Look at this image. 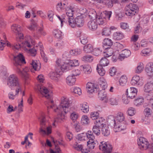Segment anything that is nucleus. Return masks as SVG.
I'll use <instances>...</instances> for the list:
<instances>
[{
	"label": "nucleus",
	"mask_w": 153,
	"mask_h": 153,
	"mask_svg": "<svg viewBox=\"0 0 153 153\" xmlns=\"http://www.w3.org/2000/svg\"><path fill=\"white\" fill-rule=\"evenodd\" d=\"M36 89L43 96L46 98L48 100L45 104L47 108L49 107L52 108L54 112L58 114L57 118L55 119L54 122L61 123L66 118V114L68 112V109L71 104V101L68 98L62 97L61 99V102L58 106L53 105V101L52 99V94L48 88L40 85L37 86Z\"/></svg>",
	"instance_id": "1"
},
{
	"label": "nucleus",
	"mask_w": 153,
	"mask_h": 153,
	"mask_svg": "<svg viewBox=\"0 0 153 153\" xmlns=\"http://www.w3.org/2000/svg\"><path fill=\"white\" fill-rule=\"evenodd\" d=\"M25 63L24 57L22 54L19 53L14 57L13 64L15 66V68L17 73L22 78L26 79L28 77L27 73L29 71V69L27 67L24 68L21 67L22 64Z\"/></svg>",
	"instance_id": "2"
},
{
	"label": "nucleus",
	"mask_w": 153,
	"mask_h": 153,
	"mask_svg": "<svg viewBox=\"0 0 153 153\" xmlns=\"http://www.w3.org/2000/svg\"><path fill=\"white\" fill-rule=\"evenodd\" d=\"M7 85L9 87L12 89L13 87H16L15 92L16 94H19V92L22 91V84L19 82V79L16 75L15 74H12L8 77Z\"/></svg>",
	"instance_id": "3"
},
{
	"label": "nucleus",
	"mask_w": 153,
	"mask_h": 153,
	"mask_svg": "<svg viewBox=\"0 0 153 153\" xmlns=\"http://www.w3.org/2000/svg\"><path fill=\"white\" fill-rule=\"evenodd\" d=\"M39 119L40 120L39 133L43 135H49L51 134L52 127L51 126H47L45 115L44 114H42Z\"/></svg>",
	"instance_id": "4"
},
{
	"label": "nucleus",
	"mask_w": 153,
	"mask_h": 153,
	"mask_svg": "<svg viewBox=\"0 0 153 153\" xmlns=\"http://www.w3.org/2000/svg\"><path fill=\"white\" fill-rule=\"evenodd\" d=\"M138 9L137 6L134 4L130 3L126 5L125 8L126 14L132 17L134 16L137 12Z\"/></svg>",
	"instance_id": "5"
},
{
	"label": "nucleus",
	"mask_w": 153,
	"mask_h": 153,
	"mask_svg": "<svg viewBox=\"0 0 153 153\" xmlns=\"http://www.w3.org/2000/svg\"><path fill=\"white\" fill-rule=\"evenodd\" d=\"M100 150L103 151L105 153H110L112 149L111 144L108 142H101L99 146Z\"/></svg>",
	"instance_id": "6"
},
{
	"label": "nucleus",
	"mask_w": 153,
	"mask_h": 153,
	"mask_svg": "<svg viewBox=\"0 0 153 153\" xmlns=\"http://www.w3.org/2000/svg\"><path fill=\"white\" fill-rule=\"evenodd\" d=\"M137 144L141 149L146 150L148 148L149 143L146 139L140 137L137 140Z\"/></svg>",
	"instance_id": "7"
},
{
	"label": "nucleus",
	"mask_w": 153,
	"mask_h": 153,
	"mask_svg": "<svg viewBox=\"0 0 153 153\" xmlns=\"http://www.w3.org/2000/svg\"><path fill=\"white\" fill-rule=\"evenodd\" d=\"M87 91L89 93H92L94 92H97L99 91L98 86L91 82H88L86 85Z\"/></svg>",
	"instance_id": "8"
},
{
	"label": "nucleus",
	"mask_w": 153,
	"mask_h": 153,
	"mask_svg": "<svg viewBox=\"0 0 153 153\" xmlns=\"http://www.w3.org/2000/svg\"><path fill=\"white\" fill-rule=\"evenodd\" d=\"M137 90L136 88L134 87H131L127 89L126 94L127 95L128 97L133 99L137 95Z\"/></svg>",
	"instance_id": "9"
},
{
	"label": "nucleus",
	"mask_w": 153,
	"mask_h": 153,
	"mask_svg": "<svg viewBox=\"0 0 153 153\" xmlns=\"http://www.w3.org/2000/svg\"><path fill=\"white\" fill-rule=\"evenodd\" d=\"M131 83L133 85H137L138 86H141L143 84V82L140 80L139 76L137 75L132 77Z\"/></svg>",
	"instance_id": "10"
},
{
	"label": "nucleus",
	"mask_w": 153,
	"mask_h": 153,
	"mask_svg": "<svg viewBox=\"0 0 153 153\" xmlns=\"http://www.w3.org/2000/svg\"><path fill=\"white\" fill-rule=\"evenodd\" d=\"M34 44V42L30 38L27 41H25L22 43V47L25 50H28Z\"/></svg>",
	"instance_id": "11"
},
{
	"label": "nucleus",
	"mask_w": 153,
	"mask_h": 153,
	"mask_svg": "<svg viewBox=\"0 0 153 153\" xmlns=\"http://www.w3.org/2000/svg\"><path fill=\"white\" fill-rule=\"evenodd\" d=\"M119 100L118 97H112L108 98L107 100H105L104 102L106 103H108L112 105H117L118 104Z\"/></svg>",
	"instance_id": "12"
},
{
	"label": "nucleus",
	"mask_w": 153,
	"mask_h": 153,
	"mask_svg": "<svg viewBox=\"0 0 153 153\" xmlns=\"http://www.w3.org/2000/svg\"><path fill=\"white\" fill-rule=\"evenodd\" d=\"M61 73L62 72L60 71H58L56 70V72H51L49 74V76L52 79L57 81L58 80V78Z\"/></svg>",
	"instance_id": "13"
},
{
	"label": "nucleus",
	"mask_w": 153,
	"mask_h": 153,
	"mask_svg": "<svg viewBox=\"0 0 153 153\" xmlns=\"http://www.w3.org/2000/svg\"><path fill=\"white\" fill-rule=\"evenodd\" d=\"M98 91L99 92L98 94V97L99 99L101 100H104V101L105 100H107L108 98L107 97V92L104 90H99L100 88H99Z\"/></svg>",
	"instance_id": "14"
},
{
	"label": "nucleus",
	"mask_w": 153,
	"mask_h": 153,
	"mask_svg": "<svg viewBox=\"0 0 153 153\" xmlns=\"http://www.w3.org/2000/svg\"><path fill=\"white\" fill-rule=\"evenodd\" d=\"M76 80V78L71 74L69 75L66 78L67 84L70 86L74 85L75 84Z\"/></svg>",
	"instance_id": "15"
},
{
	"label": "nucleus",
	"mask_w": 153,
	"mask_h": 153,
	"mask_svg": "<svg viewBox=\"0 0 153 153\" xmlns=\"http://www.w3.org/2000/svg\"><path fill=\"white\" fill-rule=\"evenodd\" d=\"M145 71L148 76L153 74V63H149L146 65Z\"/></svg>",
	"instance_id": "16"
},
{
	"label": "nucleus",
	"mask_w": 153,
	"mask_h": 153,
	"mask_svg": "<svg viewBox=\"0 0 153 153\" xmlns=\"http://www.w3.org/2000/svg\"><path fill=\"white\" fill-rule=\"evenodd\" d=\"M126 124L121 123L120 125H115L114 129L115 132H120L126 130Z\"/></svg>",
	"instance_id": "17"
},
{
	"label": "nucleus",
	"mask_w": 153,
	"mask_h": 153,
	"mask_svg": "<svg viewBox=\"0 0 153 153\" xmlns=\"http://www.w3.org/2000/svg\"><path fill=\"white\" fill-rule=\"evenodd\" d=\"M89 28L92 30H96L97 27V24L95 19L89 21L88 24Z\"/></svg>",
	"instance_id": "18"
},
{
	"label": "nucleus",
	"mask_w": 153,
	"mask_h": 153,
	"mask_svg": "<svg viewBox=\"0 0 153 153\" xmlns=\"http://www.w3.org/2000/svg\"><path fill=\"white\" fill-rule=\"evenodd\" d=\"M72 68L70 62L68 60L64 61V64L62 65L61 70L62 71H67L71 69Z\"/></svg>",
	"instance_id": "19"
},
{
	"label": "nucleus",
	"mask_w": 153,
	"mask_h": 153,
	"mask_svg": "<svg viewBox=\"0 0 153 153\" xmlns=\"http://www.w3.org/2000/svg\"><path fill=\"white\" fill-rule=\"evenodd\" d=\"M74 8L71 6L67 7L65 12L68 18L72 17L74 13Z\"/></svg>",
	"instance_id": "20"
},
{
	"label": "nucleus",
	"mask_w": 153,
	"mask_h": 153,
	"mask_svg": "<svg viewBox=\"0 0 153 153\" xmlns=\"http://www.w3.org/2000/svg\"><path fill=\"white\" fill-rule=\"evenodd\" d=\"M76 26L79 27H82L84 25V21L81 16H78L75 18Z\"/></svg>",
	"instance_id": "21"
},
{
	"label": "nucleus",
	"mask_w": 153,
	"mask_h": 153,
	"mask_svg": "<svg viewBox=\"0 0 153 153\" xmlns=\"http://www.w3.org/2000/svg\"><path fill=\"white\" fill-rule=\"evenodd\" d=\"M97 23L99 25H102L105 22V19L103 17L102 14L101 13L98 15H97L95 20Z\"/></svg>",
	"instance_id": "22"
},
{
	"label": "nucleus",
	"mask_w": 153,
	"mask_h": 153,
	"mask_svg": "<svg viewBox=\"0 0 153 153\" xmlns=\"http://www.w3.org/2000/svg\"><path fill=\"white\" fill-rule=\"evenodd\" d=\"M30 64L35 71H38L41 68L40 64L39 61L32 60Z\"/></svg>",
	"instance_id": "23"
},
{
	"label": "nucleus",
	"mask_w": 153,
	"mask_h": 153,
	"mask_svg": "<svg viewBox=\"0 0 153 153\" xmlns=\"http://www.w3.org/2000/svg\"><path fill=\"white\" fill-rule=\"evenodd\" d=\"M38 46L40 50V53L44 61L46 62H47L48 60V59L45 54V53L43 51V47L41 43L39 42L38 44Z\"/></svg>",
	"instance_id": "24"
},
{
	"label": "nucleus",
	"mask_w": 153,
	"mask_h": 153,
	"mask_svg": "<svg viewBox=\"0 0 153 153\" xmlns=\"http://www.w3.org/2000/svg\"><path fill=\"white\" fill-rule=\"evenodd\" d=\"M124 37L123 33L121 32H114L113 34V38L116 40H120L123 39Z\"/></svg>",
	"instance_id": "25"
},
{
	"label": "nucleus",
	"mask_w": 153,
	"mask_h": 153,
	"mask_svg": "<svg viewBox=\"0 0 153 153\" xmlns=\"http://www.w3.org/2000/svg\"><path fill=\"white\" fill-rule=\"evenodd\" d=\"M80 67L86 74H90L92 72V68L91 66L88 65H82Z\"/></svg>",
	"instance_id": "26"
},
{
	"label": "nucleus",
	"mask_w": 153,
	"mask_h": 153,
	"mask_svg": "<svg viewBox=\"0 0 153 153\" xmlns=\"http://www.w3.org/2000/svg\"><path fill=\"white\" fill-rule=\"evenodd\" d=\"M93 46L90 44L85 45L83 47V51L85 53H90L92 52L93 50Z\"/></svg>",
	"instance_id": "27"
},
{
	"label": "nucleus",
	"mask_w": 153,
	"mask_h": 153,
	"mask_svg": "<svg viewBox=\"0 0 153 153\" xmlns=\"http://www.w3.org/2000/svg\"><path fill=\"white\" fill-rule=\"evenodd\" d=\"M101 132L102 135L105 136H108L109 135L110 130L108 127L106 125H105L102 126Z\"/></svg>",
	"instance_id": "28"
},
{
	"label": "nucleus",
	"mask_w": 153,
	"mask_h": 153,
	"mask_svg": "<svg viewBox=\"0 0 153 153\" xmlns=\"http://www.w3.org/2000/svg\"><path fill=\"white\" fill-rule=\"evenodd\" d=\"M105 123V121L104 118L102 117H99L96 120L94 123L95 125L100 127V126H102L106 125Z\"/></svg>",
	"instance_id": "29"
},
{
	"label": "nucleus",
	"mask_w": 153,
	"mask_h": 153,
	"mask_svg": "<svg viewBox=\"0 0 153 153\" xmlns=\"http://www.w3.org/2000/svg\"><path fill=\"white\" fill-rule=\"evenodd\" d=\"M116 120L120 122H122L124 120L125 117L124 114L122 112H118L115 117Z\"/></svg>",
	"instance_id": "30"
},
{
	"label": "nucleus",
	"mask_w": 153,
	"mask_h": 153,
	"mask_svg": "<svg viewBox=\"0 0 153 153\" xmlns=\"http://www.w3.org/2000/svg\"><path fill=\"white\" fill-rule=\"evenodd\" d=\"M103 47L104 48L105 47L110 48L112 45L113 42L112 40L108 38H105L103 42Z\"/></svg>",
	"instance_id": "31"
},
{
	"label": "nucleus",
	"mask_w": 153,
	"mask_h": 153,
	"mask_svg": "<svg viewBox=\"0 0 153 153\" xmlns=\"http://www.w3.org/2000/svg\"><path fill=\"white\" fill-rule=\"evenodd\" d=\"M127 82V78L125 75L121 76L119 80L120 85L122 86H125Z\"/></svg>",
	"instance_id": "32"
},
{
	"label": "nucleus",
	"mask_w": 153,
	"mask_h": 153,
	"mask_svg": "<svg viewBox=\"0 0 153 153\" xmlns=\"http://www.w3.org/2000/svg\"><path fill=\"white\" fill-rule=\"evenodd\" d=\"M81 122L82 125L87 126L89 124L90 122L88 116L86 115H84L81 118Z\"/></svg>",
	"instance_id": "33"
},
{
	"label": "nucleus",
	"mask_w": 153,
	"mask_h": 153,
	"mask_svg": "<svg viewBox=\"0 0 153 153\" xmlns=\"http://www.w3.org/2000/svg\"><path fill=\"white\" fill-rule=\"evenodd\" d=\"M12 30L16 34L21 31V26L16 24H13L11 26Z\"/></svg>",
	"instance_id": "34"
},
{
	"label": "nucleus",
	"mask_w": 153,
	"mask_h": 153,
	"mask_svg": "<svg viewBox=\"0 0 153 153\" xmlns=\"http://www.w3.org/2000/svg\"><path fill=\"white\" fill-rule=\"evenodd\" d=\"M46 34L45 31L44 30L43 28L40 27L38 28L36 30V36L38 38L41 36H45Z\"/></svg>",
	"instance_id": "35"
},
{
	"label": "nucleus",
	"mask_w": 153,
	"mask_h": 153,
	"mask_svg": "<svg viewBox=\"0 0 153 153\" xmlns=\"http://www.w3.org/2000/svg\"><path fill=\"white\" fill-rule=\"evenodd\" d=\"M100 86L102 90H105L107 87V84L106 80L103 78H102L100 79Z\"/></svg>",
	"instance_id": "36"
},
{
	"label": "nucleus",
	"mask_w": 153,
	"mask_h": 153,
	"mask_svg": "<svg viewBox=\"0 0 153 153\" xmlns=\"http://www.w3.org/2000/svg\"><path fill=\"white\" fill-rule=\"evenodd\" d=\"M153 90V85L150 82H147L144 86V91L146 92H149Z\"/></svg>",
	"instance_id": "37"
},
{
	"label": "nucleus",
	"mask_w": 153,
	"mask_h": 153,
	"mask_svg": "<svg viewBox=\"0 0 153 153\" xmlns=\"http://www.w3.org/2000/svg\"><path fill=\"white\" fill-rule=\"evenodd\" d=\"M107 121L109 125H113L114 126L116 125L115 118L113 115H109L107 118Z\"/></svg>",
	"instance_id": "38"
},
{
	"label": "nucleus",
	"mask_w": 153,
	"mask_h": 153,
	"mask_svg": "<svg viewBox=\"0 0 153 153\" xmlns=\"http://www.w3.org/2000/svg\"><path fill=\"white\" fill-rule=\"evenodd\" d=\"M68 20L66 21V22L69 26L72 28H74L76 27L75 19H74L72 17L68 18Z\"/></svg>",
	"instance_id": "39"
},
{
	"label": "nucleus",
	"mask_w": 153,
	"mask_h": 153,
	"mask_svg": "<svg viewBox=\"0 0 153 153\" xmlns=\"http://www.w3.org/2000/svg\"><path fill=\"white\" fill-rule=\"evenodd\" d=\"M144 66L143 64L140 62L137 64L135 70V72L137 74L141 73L143 70Z\"/></svg>",
	"instance_id": "40"
},
{
	"label": "nucleus",
	"mask_w": 153,
	"mask_h": 153,
	"mask_svg": "<svg viewBox=\"0 0 153 153\" xmlns=\"http://www.w3.org/2000/svg\"><path fill=\"white\" fill-rule=\"evenodd\" d=\"M82 60L85 62H91L93 60L94 58L91 55H87L82 57Z\"/></svg>",
	"instance_id": "41"
},
{
	"label": "nucleus",
	"mask_w": 153,
	"mask_h": 153,
	"mask_svg": "<svg viewBox=\"0 0 153 153\" xmlns=\"http://www.w3.org/2000/svg\"><path fill=\"white\" fill-rule=\"evenodd\" d=\"M80 108L81 110L84 113H87L89 111V106L86 102L81 104Z\"/></svg>",
	"instance_id": "42"
},
{
	"label": "nucleus",
	"mask_w": 153,
	"mask_h": 153,
	"mask_svg": "<svg viewBox=\"0 0 153 153\" xmlns=\"http://www.w3.org/2000/svg\"><path fill=\"white\" fill-rule=\"evenodd\" d=\"M88 14L89 18L92 19L96 18L97 16L96 12L93 9L89 10Z\"/></svg>",
	"instance_id": "43"
},
{
	"label": "nucleus",
	"mask_w": 153,
	"mask_h": 153,
	"mask_svg": "<svg viewBox=\"0 0 153 153\" xmlns=\"http://www.w3.org/2000/svg\"><path fill=\"white\" fill-rule=\"evenodd\" d=\"M114 3H117L118 2L117 0H114L113 1L112 0H104V2L102 3L103 4H106L109 7H111L113 6V2Z\"/></svg>",
	"instance_id": "44"
},
{
	"label": "nucleus",
	"mask_w": 153,
	"mask_h": 153,
	"mask_svg": "<svg viewBox=\"0 0 153 153\" xmlns=\"http://www.w3.org/2000/svg\"><path fill=\"white\" fill-rule=\"evenodd\" d=\"M67 7V4L63 2L59 3L56 5V8L58 10H65Z\"/></svg>",
	"instance_id": "45"
},
{
	"label": "nucleus",
	"mask_w": 153,
	"mask_h": 153,
	"mask_svg": "<svg viewBox=\"0 0 153 153\" xmlns=\"http://www.w3.org/2000/svg\"><path fill=\"white\" fill-rule=\"evenodd\" d=\"M54 36L57 39H61L62 36V34L61 31L58 29L54 30L53 32Z\"/></svg>",
	"instance_id": "46"
},
{
	"label": "nucleus",
	"mask_w": 153,
	"mask_h": 153,
	"mask_svg": "<svg viewBox=\"0 0 153 153\" xmlns=\"http://www.w3.org/2000/svg\"><path fill=\"white\" fill-rule=\"evenodd\" d=\"M97 70L99 74L101 76H102L105 75V71L101 65H97Z\"/></svg>",
	"instance_id": "47"
},
{
	"label": "nucleus",
	"mask_w": 153,
	"mask_h": 153,
	"mask_svg": "<svg viewBox=\"0 0 153 153\" xmlns=\"http://www.w3.org/2000/svg\"><path fill=\"white\" fill-rule=\"evenodd\" d=\"M109 63V60L106 58H102L100 61V65L105 66L108 65Z\"/></svg>",
	"instance_id": "48"
},
{
	"label": "nucleus",
	"mask_w": 153,
	"mask_h": 153,
	"mask_svg": "<svg viewBox=\"0 0 153 153\" xmlns=\"http://www.w3.org/2000/svg\"><path fill=\"white\" fill-rule=\"evenodd\" d=\"M101 13L102 14V16H103V17L104 18L105 20L106 19L109 20L112 14L111 11H105Z\"/></svg>",
	"instance_id": "49"
},
{
	"label": "nucleus",
	"mask_w": 153,
	"mask_h": 153,
	"mask_svg": "<svg viewBox=\"0 0 153 153\" xmlns=\"http://www.w3.org/2000/svg\"><path fill=\"white\" fill-rule=\"evenodd\" d=\"M90 116L92 120H96L99 117V113L97 111L92 112L90 113Z\"/></svg>",
	"instance_id": "50"
},
{
	"label": "nucleus",
	"mask_w": 153,
	"mask_h": 153,
	"mask_svg": "<svg viewBox=\"0 0 153 153\" xmlns=\"http://www.w3.org/2000/svg\"><path fill=\"white\" fill-rule=\"evenodd\" d=\"M87 139L89 140H94L95 139V137L94 135L93 132L91 131H88L87 132L85 133Z\"/></svg>",
	"instance_id": "51"
},
{
	"label": "nucleus",
	"mask_w": 153,
	"mask_h": 153,
	"mask_svg": "<svg viewBox=\"0 0 153 153\" xmlns=\"http://www.w3.org/2000/svg\"><path fill=\"white\" fill-rule=\"evenodd\" d=\"M105 49H107L106 51L104 53L105 54H106V56L104 55L106 57H108L110 56H111L113 53V49L110 48L108 47H105Z\"/></svg>",
	"instance_id": "52"
},
{
	"label": "nucleus",
	"mask_w": 153,
	"mask_h": 153,
	"mask_svg": "<svg viewBox=\"0 0 153 153\" xmlns=\"http://www.w3.org/2000/svg\"><path fill=\"white\" fill-rule=\"evenodd\" d=\"M111 33L110 29L109 27H105L102 30V36H109Z\"/></svg>",
	"instance_id": "53"
},
{
	"label": "nucleus",
	"mask_w": 153,
	"mask_h": 153,
	"mask_svg": "<svg viewBox=\"0 0 153 153\" xmlns=\"http://www.w3.org/2000/svg\"><path fill=\"white\" fill-rule=\"evenodd\" d=\"M96 144L94 140H89L87 142V146L89 149H91L94 148Z\"/></svg>",
	"instance_id": "54"
},
{
	"label": "nucleus",
	"mask_w": 153,
	"mask_h": 153,
	"mask_svg": "<svg viewBox=\"0 0 153 153\" xmlns=\"http://www.w3.org/2000/svg\"><path fill=\"white\" fill-rule=\"evenodd\" d=\"M93 133L97 136H99L100 134V127L96 125L94 126L92 128Z\"/></svg>",
	"instance_id": "55"
},
{
	"label": "nucleus",
	"mask_w": 153,
	"mask_h": 153,
	"mask_svg": "<svg viewBox=\"0 0 153 153\" xmlns=\"http://www.w3.org/2000/svg\"><path fill=\"white\" fill-rule=\"evenodd\" d=\"M80 42L83 45L86 44L88 42L87 36L85 35H81L80 37Z\"/></svg>",
	"instance_id": "56"
},
{
	"label": "nucleus",
	"mask_w": 153,
	"mask_h": 153,
	"mask_svg": "<svg viewBox=\"0 0 153 153\" xmlns=\"http://www.w3.org/2000/svg\"><path fill=\"white\" fill-rule=\"evenodd\" d=\"M143 102V99L142 97H139L134 100V104L136 106H139L141 105Z\"/></svg>",
	"instance_id": "57"
},
{
	"label": "nucleus",
	"mask_w": 153,
	"mask_h": 153,
	"mask_svg": "<svg viewBox=\"0 0 153 153\" xmlns=\"http://www.w3.org/2000/svg\"><path fill=\"white\" fill-rule=\"evenodd\" d=\"M71 91L72 93L75 94H77L79 95H80L82 94L81 89L77 87L73 88L71 89Z\"/></svg>",
	"instance_id": "58"
},
{
	"label": "nucleus",
	"mask_w": 153,
	"mask_h": 153,
	"mask_svg": "<svg viewBox=\"0 0 153 153\" xmlns=\"http://www.w3.org/2000/svg\"><path fill=\"white\" fill-rule=\"evenodd\" d=\"M47 14L49 21L53 22V16L54 14V12L51 10H49L48 11Z\"/></svg>",
	"instance_id": "59"
},
{
	"label": "nucleus",
	"mask_w": 153,
	"mask_h": 153,
	"mask_svg": "<svg viewBox=\"0 0 153 153\" xmlns=\"http://www.w3.org/2000/svg\"><path fill=\"white\" fill-rule=\"evenodd\" d=\"M81 53V51L79 49H75L71 50L70 51V53L73 55H77Z\"/></svg>",
	"instance_id": "60"
},
{
	"label": "nucleus",
	"mask_w": 153,
	"mask_h": 153,
	"mask_svg": "<svg viewBox=\"0 0 153 153\" xmlns=\"http://www.w3.org/2000/svg\"><path fill=\"white\" fill-rule=\"evenodd\" d=\"M78 139L80 141H83L87 140L85 133H82L78 134L77 136Z\"/></svg>",
	"instance_id": "61"
},
{
	"label": "nucleus",
	"mask_w": 153,
	"mask_h": 153,
	"mask_svg": "<svg viewBox=\"0 0 153 153\" xmlns=\"http://www.w3.org/2000/svg\"><path fill=\"white\" fill-rule=\"evenodd\" d=\"M23 99L22 98L20 102L19 103L18 107V111L19 113H20L23 111Z\"/></svg>",
	"instance_id": "62"
},
{
	"label": "nucleus",
	"mask_w": 153,
	"mask_h": 153,
	"mask_svg": "<svg viewBox=\"0 0 153 153\" xmlns=\"http://www.w3.org/2000/svg\"><path fill=\"white\" fill-rule=\"evenodd\" d=\"M37 26V24L35 22H33L27 26V27L30 30L34 31L35 29L36 28Z\"/></svg>",
	"instance_id": "63"
},
{
	"label": "nucleus",
	"mask_w": 153,
	"mask_h": 153,
	"mask_svg": "<svg viewBox=\"0 0 153 153\" xmlns=\"http://www.w3.org/2000/svg\"><path fill=\"white\" fill-rule=\"evenodd\" d=\"M127 113L129 116H133L135 114V109L132 107H130L128 108L127 111Z\"/></svg>",
	"instance_id": "64"
}]
</instances>
